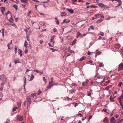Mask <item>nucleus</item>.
<instances>
[{"label": "nucleus", "mask_w": 123, "mask_h": 123, "mask_svg": "<svg viewBox=\"0 0 123 123\" xmlns=\"http://www.w3.org/2000/svg\"><path fill=\"white\" fill-rule=\"evenodd\" d=\"M67 10L71 14L73 13L74 12L73 10L72 9H68Z\"/></svg>", "instance_id": "15"}, {"label": "nucleus", "mask_w": 123, "mask_h": 123, "mask_svg": "<svg viewBox=\"0 0 123 123\" xmlns=\"http://www.w3.org/2000/svg\"><path fill=\"white\" fill-rule=\"evenodd\" d=\"M100 39L105 40V38L104 37H101L100 36H99L98 38V40H99Z\"/></svg>", "instance_id": "24"}, {"label": "nucleus", "mask_w": 123, "mask_h": 123, "mask_svg": "<svg viewBox=\"0 0 123 123\" xmlns=\"http://www.w3.org/2000/svg\"><path fill=\"white\" fill-rule=\"evenodd\" d=\"M78 105V104L77 103H75V104L74 105V107H76Z\"/></svg>", "instance_id": "62"}, {"label": "nucleus", "mask_w": 123, "mask_h": 123, "mask_svg": "<svg viewBox=\"0 0 123 123\" xmlns=\"http://www.w3.org/2000/svg\"><path fill=\"white\" fill-rule=\"evenodd\" d=\"M55 37V35H53L51 37V39L50 40V42H53V44H54V43H55L54 39Z\"/></svg>", "instance_id": "8"}, {"label": "nucleus", "mask_w": 123, "mask_h": 123, "mask_svg": "<svg viewBox=\"0 0 123 123\" xmlns=\"http://www.w3.org/2000/svg\"><path fill=\"white\" fill-rule=\"evenodd\" d=\"M119 102L120 104V105L121 106V107H123V104H122V103L121 101L120 100V101H119Z\"/></svg>", "instance_id": "41"}, {"label": "nucleus", "mask_w": 123, "mask_h": 123, "mask_svg": "<svg viewBox=\"0 0 123 123\" xmlns=\"http://www.w3.org/2000/svg\"><path fill=\"white\" fill-rule=\"evenodd\" d=\"M34 77V76L33 75H31V78L30 79V80H29V81H32V80L33 79Z\"/></svg>", "instance_id": "27"}, {"label": "nucleus", "mask_w": 123, "mask_h": 123, "mask_svg": "<svg viewBox=\"0 0 123 123\" xmlns=\"http://www.w3.org/2000/svg\"><path fill=\"white\" fill-rule=\"evenodd\" d=\"M10 120L9 119H7V121H6V122H8L9 123H10Z\"/></svg>", "instance_id": "63"}, {"label": "nucleus", "mask_w": 123, "mask_h": 123, "mask_svg": "<svg viewBox=\"0 0 123 123\" xmlns=\"http://www.w3.org/2000/svg\"><path fill=\"white\" fill-rule=\"evenodd\" d=\"M53 84H52V83H50V82L49 83V86L48 87L49 88H50L51 87H53Z\"/></svg>", "instance_id": "23"}, {"label": "nucleus", "mask_w": 123, "mask_h": 123, "mask_svg": "<svg viewBox=\"0 0 123 123\" xmlns=\"http://www.w3.org/2000/svg\"><path fill=\"white\" fill-rule=\"evenodd\" d=\"M28 45V43L26 41V40H25V43L24 44V46L25 47H26V48H27V45Z\"/></svg>", "instance_id": "25"}, {"label": "nucleus", "mask_w": 123, "mask_h": 123, "mask_svg": "<svg viewBox=\"0 0 123 123\" xmlns=\"http://www.w3.org/2000/svg\"><path fill=\"white\" fill-rule=\"evenodd\" d=\"M66 15V14L65 12H62L61 14V15L62 17L65 16Z\"/></svg>", "instance_id": "31"}, {"label": "nucleus", "mask_w": 123, "mask_h": 123, "mask_svg": "<svg viewBox=\"0 0 123 123\" xmlns=\"http://www.w3.org/2000/svg\"><path fill=\"white\" fill-rule=\"evenodd\" d=\"M18 53L19 54L20 56H21L22 55V51L20 49H18Z\"/></svg>", "instance_id": "13"}, {"label": "nucleus", "mask_w": 123, "mask_h": 123, "mask_svg": "<svg viewBox=\"0 0 123 123\" xmlns=\"http://www.w3.org/2000/svg\"><path fill=\"white\" fill-rule=\"evenodd\" d=\"M92 61L91 60L89 61H88V62L90 63V64H91L92 63Z\"/></svg>", "instance_id": "60"}, {"label": "nucleus", "mask_w": 123, "mask_h": 123, "mask_svg": "<svg viewBox=\"0 0 123 123\" xmlns=\"http://www.w3.org/2000/svg\"><path fill=\"white\" fill-rule=\"evenodd\" d=\"M34 71L35 72L37 73H40V72L37 69H36V70H34Z\"/></svg>", "instance_id": "44"}, {"label": "nucleus", "mask_w": 123, "mask_h": 123, "mask_svg": "<svg viewBox=\"0 0 123 123\" xmlns=\"http://www.w3.org/2000/svg\"><path fill=\"white\" fill-rule=\"evenodd\" d=\"M21 104L20 103H17V105L18 107H19L21 106Z\"/></svg>", "instance_id": "55"}, {"label": "nucleus", "mask_w": 123, "mask_h": 123, "mask_svg": "<svg viewBox=\"0 0 123 123\" xmlns=\"http://www.w3.org/2000/svg\"><path fill=\"white\" fill-rule=\"evenodd\" d=\"M86 81H85L82 83V85L83 86H84L85 85L86 83Z\"/></svg>", "instance_id": "49"}, {"label": "nucleus", "mask_w": 123, "mask_h": 123, "mask_svg": "<svg viewBox=\"0 0 123 123\" xmlns=\"http://www.w3.org/2000/svg\"><path fill=\"white\" fill-rule=\"evenodd\" d=\"M28 51L27 49H25V54H26Z\"/></svg>", "instance_id": "56"}, {"label": "nucleus", "mask_w": 123, "mask_h": 123, "mask_svg": "<svg viewBox=\"0 0 123 123\" xmlns=\"http://www.w3.org/2000/svg\"><path fill=\"white\" fill-rule=\"evenodd\" d=\"M120 45L118 44H115L114 47L115 48L117 49H119L120 47Z\"/></svg>", "instance_id": "11"}, {"label": "nucleus", "mask_w": 123, "mask_h": 123, "mask_svg": "<svg viewBox=\"0 0 123 123\" xmlns=\"http://www.w3.org/2000/svg\"><path fill=\"white\" fill-rule=\"evenodd\" d=\"M76 35V38H78L79 37L81 38L83 37V35H82L80 32H77V33Z\"/></svg>", "instance_id": "6"}, {"label": "nucleus", "mask_w": 123, "mask_h": 123, "mask_svg": "<svg viewBox=\"0 0 123 123\" xmlns=\"http://www.w3.org/2000/svg\"><path fill=\"white\" fill-rule=\"evenodd\" d=\"M11 25L12 26H14L15 28H16L17 27V26L15 25V24L14 23H13Z\"/></svg>", "instance_id": "46"}, {"label": "nucleus", "mask_w": 123, "mask_h": 123, "mask_svg": "<svg viewBox=\"0 0 123 123\" xmlns=\"http://www.w3.org/2000/svg\"><path fill=\"white\" fill-rule=\"evenodd\" d=\"M10 44H9V43H8L7 44V47H8V49H10Z\"/></svg>", "instance_id": "58"}, {"label": "nucleus", "mask_w": 123, "mask_h": 123, "mask_svg": "<svg viewBox=\"0 0 123 123\" xmlns=\"http://www.w3.org/2000/svg\"><path fill=\"white\" fill-rule=\"evenodd\" d=\"M112 85H110L106 87L105 88V89L107 90H108L109 88H110L111 86Z\"/></svg>", "instance_id": "36"}, {"label": "nucleus", "mask_w": 123, "mask_h": 123, "mask_svg": "<svg viewBox=\"0 0 123 123\" xmlns=\"http://www.w3.org/2000/svg\"><path fill=\"white\" fill-rule=\"evenodd\" d=\"M101 53V52L100 51H99L98 52H96V54H97V55H99Z\"/></svg>", "instance_id": "54"}, {"label": "nucleus", "mask_w": 123, "mask_h": 123, "mask_svg": "<svg viewBox=\"0 0 123 123\" xmlns=\"http://www.w3.org/2000/svg\"><path fill=\"white\" fill-rule=\"evenodd\" d=\"M17 50H18V49H17V47H15L14 48V50L15 52V54H16V53L17 52Z\"/></svg>", "instance_id": "51"}, {"label": "nucleus", "mask_w": 123, "mask_h": 123, "mask_svg": "<svg viewBox=\"0 0 123 123\" xmlns=\"http://www.w3.org/2000/svg\"><path fill=\"white\" fill-rule=\"evenodd\" d=\"M9 21L11 23L13 22L14 20L12 18V16H11L10 19L9 20Z\"/></svg>", "instance_id": "14"}, {"label": "nucleus", "mask_w": 123, "mask_h": 123, "mask_svg": "<svg viewBox=\"0 0 123 123\" xmlns=\"http://www.w3.org/2000/svg\"><path fill=\"white\" fill-rule=\"evenodd\" d=\"M1 87L0 88V90L1 91H2L3 90V86H1Z\"/></svg>", "instance_id": "57"}, {"label": "nucleus", "mask_w": 123, "mask_h": 123, "mask_svg": "<svg viewBox=\"0 0 123 123\" xmlns=\"http://www.w3.org/2000/svg\"><path fill=\"white\" fill-rule=\"evenodd\" d=\"M98 35H100L101 36H104V34L103 32H100L98 33Z\"/></svg>", "instance_id": "42"}, {"label": "nucleus", "mask_w": 123, "mask_h": 123, "mask_svg": "<svg viewBox=\"0 0 123 123\" xmlns=\"http://www.w3.org/2000/svg\"><path fill=\"white\" fill-rule=\"evenodd\" d=\"M110 120L111 123H116V120L113 117H111L110 118Z\"/></svg>", "instance_id": "5"}, {"label": "nucleus", "mask_w": 123, "mask_h": 123, "mask_svg": "<svg viewBox=\"0 0 123 123\" xmlns=\"http://www.w3.org/2000/svg\"><path fill=\"white\" fill-rule=\"evenodd\" d=\"M123 83L122 82H120L119 84L118 85V86L119 87H121Z\"/></svg>", "instance_id": "48"}, {"label": "nucleus", "mask_w": 123, "mask_h": 123, "mask_svg": "<svg viewBox=\"0 0 123 123\" xmlns=\"http://www.w3.org/2000/svg\"><path fill=\"white\" fill-rule=\"evenodd\" d=\"M1 81H2L1 83V86H3L5 83L6 81V77L4 75H2L1 76Z\"/></svg>", "instance_id": "2"}, {"label": "nucleus", "mask_w": 123, "mask_h": 123, "mask_svg": "<svg viewBox=\"0 0 123 123\" xmlns=\"http://www.w3.org/2000/svg\"><path fill=\"white\" fill-rule=\"evenodd\" d=\"M94 28L93 26H90L88 30H89L90 29L94 30Z\"/></svg>", "instance_id": "38"}, {"label": "nucleus", "mask_w": 123, "mask_h": 123, "mask_svg": "<svg viewBox=\"0 0 123 123\" xmlns=\"http://www.w3.org/2000/svg\"><path fill=\"white\" fill-rule=\"evenodd\" d=\"M76 91V89H72L70 90V92L71 93H74Z\"/></svg>", "instance_id": "30"}, {"label": "nucleus", "mask_w": 123, "mask_h": 123, "mask_svg": "<svg viewBox=\"0 0 123 123\" xmlns=\"http://www.w3.org/2000/svg\"><path fill=\"white\" fill-rule=\"evenodd\" d=\"M101 15L99 14H95L94 17H96V18H99V17L101 16Z\"/></svg>", "instance_id": "19"}, {"label": "nucleus", "mask_w": 123, "mask_h": 123, "mask_svg": "<svg viewBox=\"0 0 123 123\" xmlns=\"http://www.w3.org/2000/svg\"><path fill=\"white\" fill-rule=\"evenodd\" d=\"M0 9L2 13L3 14L5 11V8L3 7H1L0 8Z\"/></svg>", "instance_id": "12"}, {"label": "nucleus", "mask_w": 123, "mask_h": 123, "mask_svg": "<svg viewBox=\"0 0 123 123\" xmlns=\"http://www.w3.org/2000/svg\"><path fill=\"white\" fill-rule=\"evenodd\" d=\"M9 14L11 16H12V13H10V11H8L7 12V13L6 14V17H7V14Z\"/></svg>", "instance_id": "33"}, {"label": "nucleus", "mask_w": 123, "mask_h": 123, "mask_svg": "<svg viewBox=\"0 0 123 123\" xmlns=\"http://www.w3.org/2000/svg\"><path fill=\"white\" fill-rule=\"evenodd\" d=\"M43 80L44 81H45V83H46V82H47V81H46V79L45 77H43Z\"/></svg>", "instance_id": "45"}, {"label": "nucleus", "mask_w": 123, "mask_h": 123, "mask_svg": "<svg viewBox=\"0 0 123 123\" xmlns=\"http://www.w3.org/2000/svg\"><path fill=\"white\" fill-rule=\"evenodd\" d=\"M85 57L84 56H82L79 60V61H82L85 59Z\"/></svg>", "instance_id": "40"}, {"label": "nucleus", "mask_w": 123, "mask_h": 123, "mask_svg": "<svg viewBox=\"0 0 123 123\" xmlns=\"http://www.w3.org/2000/svg\"><path fill=\"white\" fill-rule=\"evenodd\" d=\"M37 93H32L29 96L27 97V106H29L31 103V99L35 100L36 98Z\"/></svg>", "instance_id": "1"}, {"label": "nucleus", "mask_w": 123, "mask_h": 123, "mask_svg": "<svg viewBox=\"0 0 123 123\" xmlns=\"http://www.w3.org/2000/svg\"><path fill=\"white\" fill-rule=\"evenodd\" d=\"M122 70H123V63H121L119 65L118 70L120 71Z\"/></svg>", "instance_id": "4"}, {"label": "nucleus", "mask_w": 123, "mask_h": 123, "mask_svg": "<svg viewBox=\"0 0 123 123\" xmlns=\"http://www.w3.org/2000/svg\"><path fill=\"white\" fill-rule=\"evenodd\" d=\"M12 7L15 9L16 11L17 10L18 7L15 4L13 5Z\"/></svg>", "instance_id": "18"}, {"label": "nucleus", "mask_w": 123, "mask_h": 123, "mask_svg": "<svg viewBox=\"0 0 123 123\" xmlns=\"http://www.w3.org/2000/svg\"><path fill=\"white\" fill-rule=\"evenodd\" d=\"M70 20L69 19H64L62 22V23H68L70 22Z\"/></svg>", "instance_id": "10"}, {"label": "nucleus", "mask_w": 123, "mask_h": 123, "mask_svg": "<svg viewBox=\"0 0 123 123\" xmlns=\"http://www.w3.org/2000/svg\"><path fill=\"white\" fill-rule=\"evenodd\" d=\"M22 3H27L28 0H20Z\"/></svg>", "instance_id": "35"}, {"label": "nucleus", "mask_w": 123, "mask_h": 123, "mask_svg": "<svg viewBox=\"0 0 123 123\" xmlns=\"http://www.w3.org/2000/svg\"><path fill=\"white\" fill-rule=\"evenodd\" d=\"M110 99L112 102L115 101L114 99L113 98L112 95H111L110 97Z\"/></svg>", "instance_id": "16"}, {"label": "nucleus", "mask_w": 123, "mask_h": 123, "mask_svg": "<svg viewBox=\"0 0 123 123\" xmlns=\"http://www.w3.org/2000/svg\"><path fill=\"white\" fill-rule=\"evenodd\" d=\"M98 5L100 7H104L105 6V5H104V4L101 3H99Z\"/></svg>", "instance_id": "22"}, {"label": "nucleus", "mask_w": 123, "mask_h": 123, "mask_svg": "<svg viewBox=\"0 0 123 123\" xmlns=\"http://www.w3.org/2000/svg\"><path fill=\"white\" fill-rule=\"evenodd\" d=\"M69 52L71 53H74V51L72 50H69Z\"/></svg>", "instance_id": "52"}, {"label": "nucleus", "mask_w": 123, "mask_h": 123, "mask_svg": "<svg viewBox=\"0 0 123 123\" xmlns=\"http://www.w3.org/2000/svg\"><path fill=\"white\" fill-rule=\"evenodd\" d=\"M55 22L56 24L57 25H59V22L58 19L57 18V17H55Z\"/></svg>", "instance_id": "20"}, {"label": "nucleus", "mask_w": 123, "mask_h": 123, "mask_svg": "<svg viewBox=\"0 0 123 123\" xmlns=\"http://www.w3.org/2000/svg\"><path fill=\"white\" fill-rule=\"evenodd\" d=\"M103 122L104 123H108L109 122L108 118L107 117H105L103 120Z\"/></svg>", "instance_id": "9"}, {"label": "nucleus", "mask_w": 123, "mask_h": 123, "mask_svg": "<svg viewBox=\"0 0 123 123\" xmlns=\"http://www.w3.org/2000/svg\"><path fill=\"white\" fill-rule=\"evenodd\" d=\"M76 84L74 83H72V84L71 85L73 86H74L76 85Z\"/></svg>", "instance_id": "64"}, {"label": "nucleus", "mask_w": 123, "mask_h": 123, "mask_svg": "<svg viewBox=\"0 0 123 123\" xmlns=\"http://www.w3.org/2000/svg\"><path fill=\"white\" fill-rule=\"evenodd\" d=\"M18 0H13L12 2H14L15 3H17L18 2Z\"/></svg>", "instance_id": "43"}, {"label": "nucleus", "mask_w": 123, "mask_h": 123, "mask_svg": "<svg viewBox=\"0 0 123 123\" xmlns=\"http://www.w3.org/2000/svg\"><path fill=\"white\" fill-rule=\"evenodd\" d=\"M103 21V20L100 18V19H99L96 22L97 23H100L102 22Z\"/></svg>", "instance_id": "29"}, {"label": "nucleus", "mask_w": 123, "mask_h": 123, "mask_svg": "<svg viewBox=\"0 0 123 123\" xmlns=\"http://www.w3.org/2000/svg\"><path fill=\"white\" fill-rule=\"evenodd\" d=\"M77 40L76 39H74L72 43V45L73 46L76 43Z\"/></svg>", "instance_id": "28"}, {"label": "nucleus", "mask_w": 123, "mask_h": 123, "mask_svg": "<svg viewBox=\"0 0 123 123\" xmlns=\"http://www.w3.org/2000/svg\"><path fill=\"white\" fill-rule=\"evenodd\" d=\"M28 30L29 29V28H28L27 29H26L25 30H24V31H25L26 33H27V32L28 31Z\"/></svg>", "instance_id": "61"}, {"label": "nucleus", "mask_w": 123, "mask_h": 123, "mask_svg": "<svg viewBox=\"0 0 123 123\" xmlns=\"http://www.w3.org/2000/svg\"><path fill=\"white\" fill-rule=\"evenodd\" d=\"M49 49L52 50L53 52H55L56 50L55 49L51 48H50Z\"/></svg>", "instance_id": "39"}, {"label": "nucleus", "mask_w": 123, "mask_h": 123, "mask_svg": "<svg viewBox=\"0 0 123 123\" xmlns=\"http://www.w3.org/2000/svg\"><path fill=\"white\" fill-rule=\"evenodd\" d=\"M123 99V93L121 95V96H120L118 98L119 101L120 100L121 101V99Z\"/></svg>", "instance_id": "21"}, {"label": "nucleus", "mask_w": 123, "mask_h": 123, "mask_svg": "<svg viewBox=\"0 0 123 123\" xmlns=\"http://www.w3.org/2000/svg\"><path fill=\"white\" fill-rule=\"evenodd\" d=\"M53 31L55 32H56L57 31V29L55 28L53 30Z\"/></svg>", "instance_id": "53"}, {"label": "nucleus", "mask_w": 123, "mask_h": 123, "mask_svg": "<svg viewBox=\"0 0 123 123\" xmlns=\"http://www.w3.org/2000/svg\"><path fill=\"white\" fill-rule=\"evenodd\" d=\"M2 36H4V29H2Z\"/></svg>", "instance_id": "47"}, {"label": "nucleus", "mask_w": 123, "mask_h": 123, "mask_svg": "<svg viewBox=\"0 0 123 123\" xmlns=\"http://www.w3.org/2000/svg\"><path fill=\"white\" fill-rule=\"evenodd\" d=\"M110 82V80H109L107 81H106V84H108Z\"/></svg>", "instance_id": "59"}, {"label": "nucleus", "mask_w": 123, "mask_h": 123, "mask_svg": "<svg viewBox=\"0 0 123 123\" xmlns=\"http://www.w3.org/2000/svg\"><path fill=\"white\" fill-rule=\"evenodd\" d=\"M39 25L41 26H43L44 25L45 23L43 21H40L39 22Z\"/></svg>", "instance_id": "17"}, {"label": "nucleus", "mask_w": 123, "mask_h": 123, "mask_svg": "<svg viewBox=\"0 0 123 123\" xmlns=\"http://www.w3.org/2000/svg\"><path fill=\"white\" fill-rule=\"evenodd\" d=\"M23 79L24 80V85H23V86L24 87V90L25 91L26 90H25V86L26 85V78L25 77H24L23 78Z\"/></svg>", "instance_id": "7"}, {"label": "nucleus", "mask_w": 123, "mask_h": 123, "mask_svg": "<svg viewBox=\"0 0 123 123\" xmlns=\"http://www.w3.org/2000/svg\"><path fill=\"white\" fill-rule=\"evenodd\" d=\"M98 7V6L95 5H92L90 6V7L91 8H97Z\"/></svg>", "instance_id": "34"}, {"label": "nucleus", "mask_w": 123, "mask_h": 123, "mask_svg": "<svg viewBox=\"0 0 123 123\" xmlns=\"http://www.w3.org/2000/svg\"><path fill=\"white\" fill-rule=\"evenodd\" d=\"M20 62L19 61L18 59L17 60H14V63L15 64H16L17 63H20Z\"/></svg>", "instance_id": "26"}, {"label": "nucleus", "mask_w": 123, "mask_h": 123, "mask_svg": "<svg viewBox=\"0 0 123 123\" xmlns=\"http://www.w3.org/2000/svg\"><path fill=\"white\" fill-rule=\"evenodd\" d=\"M16 120L18 121H22L23 119V117L22 116L17 115L16 116Z\"/></svg>", "instance_id": "3"}, {"label": "nucleus", "mask_w": 123, "mask_h": 123, "mask_svg": "<svg viewBox=\"0 0 123 123\" xmlns=\"http://www.w3.org/2000/svg\"><path fill=\"white\" fill-rule=\"evenodd\" d=\"M42 92V91H41L40 90H39L37 92V94L38 95H39L41 94V92Z\"/></svg>", "instance_id": "32"}, {"label": "nucleus", "mask_w": 123, "mask_h": 123, "mask_svg": "<svg viewBox=\"0 0 123 123\" xmlns=\"http://www.w3.org/2000/svg\"><path fill=\"white\" fill-rule=\"evenodd\" d=\"M99 66L100 67H103L104 66V65L103 63H100L99 65Z\"/></svg>", "instance_id": "37"}, {"label": "nucleus", "mask_w": 123, "mask_h": 123, "mask_svg": "<svg viewBox=\"0 0 123 123\" xmlns=\"http://www.w3.org/2000/svg\"><path fill=\"white\" fill-rule=\"evenodd\" d=\"M87 95L88 96L91 97V93L89 91H88L87 92Z\"/></svg>", "instance_id": "50"}]
</instances>
